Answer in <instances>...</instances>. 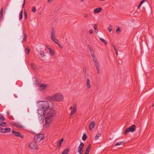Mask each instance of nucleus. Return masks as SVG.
<instances>
[{"instance_id":"obj_1","label":"nucleus","mask_w":154,"mask_h":154,"mask_svg":"<svg viewBox=\"0 0 154 154\" xmlns=\"http://www.w3.org/2000/svg\"><path fill=\"white\" fill-rule=\"evenodd\" d=\"M43 118L41 120L42 122L45 118V121L44 125V128H47L50 126L54 117L55 116V111L53 110H48L45 112Z\"/></svg>"},{"instance_id":"obj_2","label":"nucleus","mask_w":154,"mask_h":154,"mask_svg":"<svg viewBox=\"0 0 154 154\" xmlns=\"http://www.w3.org/2000/svg\"><path fill=\"white\" fill-rule=\"evenodd\" d=\"M38 107L40 109L38 110V118L41 121L44 117L45 112L49 110V105L47 101H41L38 103Z\"/></svg>"},{"instance_id":"obj_3","label":"nucleus","mask_w":154,"mask_h":154,"mask_svg":"<svg viewBox=\"0 0 154 154\" xmlns=\"http://www.w3.org/2000/svg\"><path fill=\"white\" fill-rule=\"evenodd\" d=\"M88 48L90 51L91 57L93 58V60L94 65L97 69V73L98 74L100 73V68L99 61L96 57L94 56V50L89 45H88Z\"/></svg>"},{"instance_id":"obj_4","label":"nucleus","mask_w":154,"mask_h":154,"mask_svg":"<svg viewBox=\"0 0 154 154\" xmlns=\"http://www.w3.org/2000/svg\"><path fill=\"white\" fill-rule=\"evenodd\" d=\"M48 99L51 101L62 102L63 100L64 97L61 93H57L54 94L52 96L48 97Z\"/></svg>"},{"instance_id":"obj_5","label":"nucleus","mask_w":154,"mask_h":154,"mask_svg":"<svg viewBox=\"0 0 154 154\" xmlns=\"http://www.w3.org/2000/svg\"><path fill=\"white\" fill-rule=\"evenodd\" d=\"M33 81V83L36 85H38V89L40 91H42L44 90L48 87L47 84H39L38 82L36 80V78H33L32 79Z\"/></svg>"},{"instance_id":"obj_6","label":"nucleus","mask_w":154,"mask_h":154,"mask_svg":"<svg viewBox=\"0 0 154 154\" xmlns=\"http://www.w3.org/2000/svg\"><path fill=\"white\" fill-rule=\"evenodd\" d=\"M28 147L32 150H37L38 149V145L35 141L32 142L28 144Z\"/></svg>"},{"instance_id":"obj_7","label":"nucleus","mask_w":154,"mask_h":154,"mask_svg":"<svg viewBox=\"0 0 154 154\" xmlns=\"http://www.w3.org/2000/svg\"><path fill=\"white\" fill-rule=\"evenodd\" d=\"M136 127L135 125H133L129 127L128 128L126 129L125 131L123 133V134H128L129 132H133L134 131L136 130Z\"/></svg>"},{"instance_id":"obj_8","label":"nucleus","mask_w":154,"mask_h":154,"mask_svg":"<svg viewBox=\"0 0 154 154\" xmlns=\"http://www.w3.org/2000/svg\"><path fill=\"white\" fill-rule=\"evenodd\" d=\"M45 138L44 135H35L34 138V141L36 143H38Z\"/></svg>"},{"instance_id":"obj_9","label":"nucleus","mask_w":154,"mask_h":154,"mask_svg":"<svg viewBox=\"0 0 154 154\" xmlns=\"http://www.w3.org/2000/svg\"><path fill=\"white\" fill-rule=\"evenodd\" d=\"M70 110H72L70 113V116H72L76 112L77 110V107L76 104H73L72 106H71L70 107Z\"/></svg>"},{"instance_id":"obj_10","label":"nucleus","mask_w":154,"mask_h":154,"mask_svg":"<svg viewBox=\"0 0 154 154\" xmlns=\"http://www.w3.org/2000/svg\"><path fill=\"white\" fill-rule=\"evenodd\" d=\"M84 144L83 143H81L80 146L78 148V152L80 154H82L83 153V149L84 147Z\"/></svg>"},{"instance_id":"obj_11","label":"nucleus","mask_w":154,"mask_h":154,"mask_svg":"<svg viewBox=\"0 0 154 154\" xmlns=\"http://www.w3.org/2000/svg\"><path fill=\"white\" fill-rule=\"evenodd\" d=\"M11 130V128H0V131L2 132L7 133L10 132Z\"/></svg>"},{"instance_id":"obj_12","label":"nucleus","mask_w":154,"mask_h":154,"mask_svg":"<svg viewBox=\"0 0 154 154\" xmlns=\"http://www.w3.org/2000/svg\"><path fill=\"white\" fill-rule=\"evenodd\" d=\"M55 38V31L54 28L53 27L51 29V40H52L53 39H54Z\"/></svg>"},{"instance_id":"obj_13","label":"nucleus","mask_w":154,"mask_h":154,"mask_svg":"<svg viewBox=\"0 0 154 154\" xmlns=\"http://www.w3.org/2000/svg\"><path fill=\"white\" fill-rule=\"evenodd\" d=\"M86 84L87 88L89 89L91 88V85L90 80L89 79H87Z\"/></svg>"},{"instance_id":"obj_14","label":"nucleus","mask_w":154,"mask_h":154,"mask_svg":"<svg viewBox=\"0 0 154 154\" xmlns=\"http://www.w3.org/2000/svg\"><path fill=\"white\" fill-rule=\"evenodd\" d=\"M64 141V139L63 138H62L59 141V143H58L56 149H57L61 146L62 144Z\"/></svg>"},{"instance_id":"obj_15","label":"nucleus","mask_w":154,"mask_h":154,"mask_svg":"<svg viewBox=\"0 0 154 154\" xmlns=\"http://www.w3.org/2000/svg\"><path fill=\"white\" fill-rule=\"evenodd\" d=\"M95 125V122L94 121L92 122L89 125V128L90 130L93 129Z\"/></svg>"},{"instance_id":"obj_16","label":"nucleus","mask_w":154,"mask_h":154,"mask_svg":"<svg viewBox=\"0 0 154 154\" xmlns=\"http://www.w3.org/2000/svg\"><path fill=\"white\" fill-rule=\"evenodd\" d=\"M102 10V8L101 7L97 8L94 9L93 12L94 14H97L100 13Z\"/></svg>"},{"instance_id":"obj_17","label":"nucleus","mask_w":154,"mask_h":154,"mask_svg":"<svg viewBox=\"0 0 154 154\" xmlns=\"http://www.w3.org/2000/svg\"><path fill=\"white\" fill-rule=\"evenodd\" d=\"M48 49L49 50V52L52 56H54L55 54L54 51L51 49V48H49Z\"/></svg>"},{"instance_id":"obj_18","label":"nucleus","mask_w":154,"mask_h":154,"mask_svg":"<svg viewBox=\"0 0 154 154\" xmlns=\"http://www.w3.org/2000/svg\"><path fill=\"white\" fill-rule=\"evenodd\" d=\"M91 145L90 144H89L88 146L87 147V148L86 150L85 153H87L88 154L89 152L91 149Z\"/></svg>"},{"instance_id":"obj_19","label":"nucleus","mask_w":154,"mask_h":154,"mask_svg":"<svg viewBox=\"0 0 154 154\" xmlns=\"http://www.w3.org/2000/svg\"><path fill=\"white\" fill-rule=\"evenodd\" d=\"M30 51V49L29 48H26L25 50V52L26 54L27 55Z\"/></svg>"},{"instance_id":"obj_20","label":"nucleus","mask_w":154,"mask_h":154,"mask_svg":"<svg viewBox=\"0 0 154 154\" xmlns=\"http://www.w3.org/2000/svg\"><path fill=\"white\" fill-rule=\"evenodd\" d=\"M69 152V149H66L64 150L61 154H68Z\"/></svg>"},{"instance_id":"obj_21","label":"nucleus","mask_w":154,"mask_h":154,"mask_svg":"<svg viewBox=\"0 0 154 154\" xmlns=\"http://www.w3.org/2000/svg\"><path fill=\"white\" fill-rule=\"evenodd\" d=\"M100 39L103 43L105 45H106L107 44V42L106 41H105L104 39L102 38H100Z\"/></svg>"},{"instance_id":"obj_22","label":"nucleus","mask_w":154,"mask_h":154,"mask_svg":"<svg viewBox=\"0 0 154 154\" xmlns=\"http://www.w3.org/2000/svg\"><path fill=\"white\" fill-rule=\"evenodd\" d=\"M23 38L22 40V42H25L26 41V34L24 32H23Z\"/></svg>"},{"instance_id":"obj_23","label":"nucleus","mask_w":154,"mask_h":154,"mask_svg":"<svg viewBox=\"0 0 154 154\" xmlns=\"http://www.w3.org/2000/svg\"><path fill=\"white\" fill-rule=\"evenodd\" d=\"M23 10H22L20 13L19 15V20H21L23 18Z\"/></svg>"},{"instance_id":"obj_24","label":"nucleus","mask_w":154,"mask_h":154,"mask_svg":"<svg viewBox=\"0 0 154 154\" xmlns=\"http://www.w3.org/2000/svg\"><path fill=\"white\" fill-rule=\"evenodd\" d=\"M0 119L2 121H4L5 120V118L4 117H3V115L2 114H0Z\"/></svg>"},{"instance_id":"obj_25","label":"nucleus","mask_w":154,"mask_h":154,"mask_svg":"<svg viewBox=\"0 0 154 154\" xmlns=\"http://www.w3.org/2000/svg\"><path fill=\"white\" fill-rule=\"evenodd\" d=\"M146 0H143L140 3V4L139 5V6H138V8H139L141 6L142 4L144 2H145L146 1Z\"/></svg>"},{"instance_id":"obj_26","label":"nucleus","mask_w":154,"mask_h":154,"mask_svg":"<svg viewBox=\"0 0 154 154\" xmlns=\"http://www.w3.org/2000/svg\"><path fill=\"white\" fill-rule=\"evenodd\" d=\"M15 125L16 127L17 128H20L23 127V126L22 125H20L19 124L17 123L15 124Z\"/></svg>"},{"instance_id":"obj_27","label":"nucleus","mask_w":154,"mask_h":154,"mask_svg":"<svg viewBox=\"0 0 154 154\" xmlns=\"http://www.w3.org/2000/svg\"><path fill=\"white\" fill-rule=\"evenodd\" d=\"M87 138V135H83L82 139L84 141Z\"/></svg>"},{"instance_id":"obj_28","label":"nucleus","mask_w":154,"mask_h":154,"mask_svg":"<svg viewBox=\"0 0 154 154\" xmlns=\"http://www.w3.org/2000/svg\"><path fill=\"white\" fill-rule=\"evenodd\" d=\"M13 131V134L14 135H15V134H17V135H21V134H20V132H16V131Z\"/></svg>"},{"instance_id":"obj_29","label":"nucleus","mask_w":154,"mask_h":154,"mask_svg":"<svg viewBox=\"0 0 154 154\" xmlns=\"http://www.w3.org/2000/svg\"><path fill=\"white\" fill-rule=\"evenodd\" d=\"M108 30L109 32H111L112 30V27L111 25H110L109 26V27L108 28Z\"/></svg>"},{"instance_id":"obj_30","label":"nucleus","mask_w":154,"mask_h":154,"mask_svg":"<svg viewBox=\"0 0 154 154\" xmlns=\"http://www.w3.org/2000/svg\"><path fill=\"white\" fill-rule=\"evenodd\" d=\"M6 125V123L4 122H1L0 123V125L2 126H5Z\"/></svg>"},{"instance_id":"obj_31","label":"nucleus","mask_w":154,"mask_h":154,"mask_svg":"<svg viewBox=\"0 0 154 154\" xmlns=\"http://www.w3.org/2000/svg\"><path fill=\"white\" fill-rule=\"evenodd\" d=\"M122 141L119 142H117L115 144V146H116L120 145L122 144Z\"/></svg>"},{"instance_id":"obj_32","label":"nucleus","mask_w":154,"mask_h":154,"mask_svg":"<svg viewBox=\"0 0 154 154\" xmlns=\"http://www.w3.org/2000/svg\"><path fill=\"white\" fill-rule=\"evenodd\" d=\"M53 42H54L55 43L57 44H58V41L57 39H55V38H54V39H53L52 40Z\"/></svg>"},{"instance_id":"obj_33","label":"nucleus","mask_w":154,"mask_h":154,"mask_svg":"<svg viewBox=\"0 0 154 154\" xmlns=\"http://www.w3.org/2000/svg\"><path fill=\"white\" fill-rule=\"evenodd\" d=\"M40 55L42 57H44L45 56L44 52L43 51H41Z\"/></svg>"},{"instance_id":"obj_34","label":"nucleus","mask_w":154,"mask_h":154,"mask_svg":"<svg viewBox=\"0 0 154 154\" xmlns=\"http://www.w3.org/2000/svg\"><path fill=\"white\" fill-rule=\"evenodd\" d=\"M121 32V30L119 27L118 28L116 29V32L118 33H119L120 32Z\"/></svg>"},{"instance_id":"obj_35","label":"nucleus","mask_w":154,"mask_h":154,"mask_svg":"<svg viewBox=\"0 0 154 154\" xmlns=\"http://www.w3.org/2000/svg\"><path fill=\"white\" fill-rule=\"evenodd\" d=\"M31 66L32 68V69H35V66L34 64H33L32 63V64H31Z\"/></svg>"},{"instance_id":"obj_36","label":"nucleus","mask_w":154,"mask_h":154,"mask_svg":"<svg viewBox=\"0 0 154 154\" xmlns=\"http://www.w3.org/2000/svg\"><path fill=\"white\" fill-rule=\"evenodd\" d=\"M36 9L35 7H32V11L33 12H35L36 11Z\"/></svg>"},{"instance_id":"obj_37","label":"nucleus","mask_w":154,"mask_h":154,"mask_svg":"<svg viewBox=\"0 0 154 154\" xmlns=\"http://www.w3.org/2000/svg\"><path fill=\"white\" fill-rule=\"evenodd\" d=\"M84 16L85 17H88L89 15L87 14H84Z\"/></svg>"},{"instance_id":"obj_38","label":"nucleus","mask_w":154,"mask_h":154,"mask_svg":"<svg viewBox=\"0 0 154 154\" xmlns=\"http://www.w3.org/2000/svg\"><path fill=\"white\" fill-rule=\"evenodd\" d=\"M24 16H25V18L26 19L27 18V14L26 12L25 11H24Z\"/></svg>"},{"instance_id":"obj_39","label":"nucleus","mask_w":154,"mask_h":154,"mask_svg":"<svg viewBox=\"0 0 154 154\" xmlns=\"http://www.w3.org/2000/svg\"><path fill=\"white\" fill-rule=\"evenodd\" d=\"M100 136V135H96L95 137V140H97L98 139V137Z\"/></svg>"},{"instance_id":"obj_40","label":"nucleus","mask_w":154,"mask_h":154,"mask_svg":"<svg viewBox=\"0 0 154 154\" xmlns=\"http://www.w3.org/2000/svg\"><path fill=\"white\" fill-rule=\"evenodd\" d=\"M16 136L19 137L21 138H23V135H15Z\"/></svg>"},{"instance_id":"obj_41","label":"nucleus","mask_w":154,"mask_h":154,"mask_svg":"<svg viewBox=\"0 0 154 154\" xmlns=\"http://www.w3.org/2000/svg\"><path fill=\"white\" fill-rule=\"evenodd\" d=\"M89 32L91 34H92L93 32V31L92 30H90L89 31Z\"/></svg>"},{"instance_id":"obj_42","label":"nucleus","mask_w":154,"mask_h":154,"mask_svg":"<svg viewBox=\"0 0 154 154\" xmlns=\"http://www.w3.org/2000/svg\"><path fill=\"white\" fill-rule=\"evenodd\" d=\"M57 44L58 45V46L60 48H62V46L61 45V44H59V43H58V44Z\"/></svg>"},{"instance_id":"obj_43","label":"nucleus","mask_w":154,"mask_h":154,"mask_svg":"<svg viewBox=\"0 0 154 154\" xmlns=\"http://www.w3.org/2000/svg\"><path fill=\"white\" fill-rule=\"evenodd\" d=\"M7 113L8 116L9 118H10V117H11V116H10V115L9 112V111H7Z\"/></svg>"},{"instance_id":"obj_44","label":"nucleus","mask_w":154,"mask_h":154,"mask_svg":"<svg viewBox=\"0 0 154 154\" xmlns=\"http://www.w3.org/2000/svg\"><path fill=\"white\" fill-rule=\"evenodd\" d=\"M53 0H48V3H50Z\"/></svg>"},{"instance_id":"obj_45","label":"nucleus","mask_w":154,"mask_h":154,"mask_svg":"<svg viewBox=\"0 0 154 154\" xmlns=\"http://www.w3.org/2000/svg\"><path fill=\"white\" fill-rule=\"evenodd\" d=\"M25 1H26V0H24L23 3V8L24 6V5H25Z\"/></svg>"},{"instance_id":"obj_46","label":"nucleus","mask_w":154,"mask_h":154,"mask_svg":"<svg viewBox=\"0 0 154 154\" xmlns=\"http://www.w3.org/2000/svg\"><path fill=\"white\" fill-rule=\"evenodd\" d=\"M3 8H2L1 10L0 13L3 14Z\"/></svg>"},{"instance_id":"obj_47","label":"nucleus","mask_w":154,"mask_h":154,"mask_svg":"<svg viewBox=\"0 0 154 154\" xmlns=\"http://www.w3.org/2000/svg\"><path fill=\"white\" fill-rule=\"evenodd\" d=\"M94 29H97V25L96 24H95L94 26Z\"/></svg>"},{"instance_id":"obj_48","label":"nucleus","mask_w":154,"mask_h":154,"mask_svg":"<svg viewBox=\"0 0 154 154\" xmlns=\"http://www.w3.org/2000/svg\"><path fill=\"white\" fill-rule=\"evenodd\" d=\"M33 134L35 135H42V134L37 133V134H36L35 133H33Z\"/></svg>"},{"instance_id":"obj_49","label":"nucleus","mask_w":154,"mask_h":154,"mask_svg":"<svg viewBox=\"0 0 154 154\" xmlns=\"http://www.w3.org/2000/svg\"><path fill=\"white\" fill-rule=\"evenodd\" d=\"M94 31H95V32L96 33H97L98 32V30L97 29H94Z\"/></svg>"},{"instance_id":"obj_50","label":"nucleus","mask_w":154,"mask_h":154,"mask_svg":"<svg viewBox=\"0 0 154 154\" xmlns=\"http://www.w3.org/2000/svg\"><path fill=\"white\" fill-rule=\"evenodd\" d=\"M115 52H116V54L117 55L118 54V50H117L116 51H115Z\"/></svg>"},{"instance_id":"obj_51","label":"nucleus","mask_w":154,"mask_h":154,"mask_svg":"<svg viewBox=\"0 0 154 154\" xmlns=\"http://www.w3.org/2000/svg\"><path fill=\"white\" fill-rule=\"evenodd\" d=\"M114 49L115 50V51H116L118 50L115 47H114Z\"/></svg>"},{"instance_id":"obj_52","label":"nucleus","mask_w":154,"mask_h":154,"mask_svg":"<svg viewBox=\"0 0 154 154\" xmlns=\"http://www.w3.org/2000/svg\"><path fill=\"white\" fill-rule=\"evenodd\" d=\"M100 1H104L105 0H99Z\"/></svg>"},{"instance_id":"obj_53","label":"nucleus","mask_w":154,"mask_h":154,"mask_svg":"<svg viewBox=\"0 0 154 154\" xmlns=\"http://www.w3.org/2000/svg\"><path fill=\"white\" fill-rule=\"evenodd\" d=\"M84 1V0H81V2H83Z\"/></svg>"},{"instance_id":"obj_54","label":"nucleus","mask_w":154,"mask_h":154,"mask_svg":"<svg viewBox=\"0 0 154 154\" xmlns=\"http://www.w3.org/2000/svg\"><path fill=\"white\" fill-rule=\"evenodd\" d=\"M83 135H86V134L85 133H84L83 134Z\"/></svg>"},{"instance_id":"obj_55","label":"nucleus","mask_w":154,"mask_h":154,"mask_svg":"<svg viewBox=\"0 0 154 154\" xmlns=\"http://www.w3.org/2000/svg\"><path fill=\"white\" fill-rule=\"evenodd\" d=\"M112 46H113V48H114V47H115V46H114V45L113 44H112Z\"/></svg>"},{"instance_id":"obj_56","label":"nucleus","mask_w":154,"mask_h":154,"mask_svg":"<svg viewBox=\"0 0 154 154\" xmlns=\"http://www.w3.org/2000/svg\"><path fill=\"white\" fill-rule=\"evenodd\" d=\"M112 46H113V48H114V47H115V46H114V45L113 44H112Z\"/></svg>"},{"instance_id":"obj_57","label":"nucleus","mask_w":154,"mask_h":154,"mask_svg":"<svg viewBox=\"0 0 154 154\" xmlns=\"http://www.w3.org/2000/svg\"><path fill=\"white\" fill-rule=\"evenodd\" d=\"M154 104L152 105V107H154Z\"/></svg>"},{"instance_id":"obj_58","label":"nucleus","mask_w":154,"mask_h":154,"mask_svg":"<svg viewBox=\"0 0 154 154\" xmlns=\"http://www.w3.org/2000/svg\"><path fill=\"white\" fill-rule=\"evenodd\" d=\"M98 135H101V134H99Z\"/></svg>"},{"instance_id":"obj_59","label":"nucleus","mask_w":154,"mask_h":154,"mask_svg":"<svg viewBox=\"0 0 154 154\" xmlns=\"http://www.w3.org/2000/svg\"><path fill=\"white\" fill-rule=\"evenodd\" d=\"M116 140H117V139H116V140L115 141V142H116Z\"/></svg>"},{"instance_id":"obj_60","label":"nucleus","mask_w":154,"mask_h":154,"mask_svg":"<svg viewBox=\"0 0 154 154\" xmlns=\"http://www.w3.org/2000/svg\"><path fill=\"white\" fill-rule=\"evenodd\" d=\"M85 154H88L85 153Z\"/></svg>"}]
</instances>
